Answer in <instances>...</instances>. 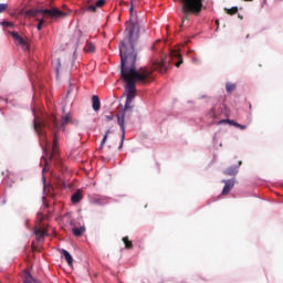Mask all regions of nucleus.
<instances>
[{
	"label": "nucleus",
	"instance_id": "nucleus-1",
	"mask_svg": "<svg viewBox=\"0 0 283 283\" xmlns=\"http://www.w3.org/2000/svg\"><path fill=\"white\" fill-rule=\"evenodd\" d=\"M154 70L149 67L136 69V64H125V56L120 63V78L126 83V103L123 111L116 114L117 123L122 129V140L118 149H123L125 143V118H132L134 114V98H136V83H147L151 78Z\"/></svg>",
	"mask_w": 283,
	"mask_h": 283
},
{
	"label": "nucleus",
	"instance_id": "nucleus-2",
	"mask_svg": "<svg viewBox=\"0 0 283 283\" xmlns=\"http://www.w3.org/2000/svg\"><path fill=\"white\" fill-rule=\"evenodd\" d=\"M34 132L40 136L41 143L44 144V153L49 160H54L59 154V120L56 116L51 115L42 122H33Z\"/></svg>",
	"mask_w": 283,
	"mask_h": 283
},
{
	"label": "nucleus",
	"instance_id": "nucleus-3",
	"mask_svg": "<svg viewBox=\"0 0 283 283\" xmlns=\"http://www.w3.org/2000/svg\"><path fill=\"white\" fill-rule=\"evenodd\" d=\"M130 18L127 22L126 27V34L128 38L124 39L120 42L119 46V55H120V63H123L124 56V64L126 65H136V59L138 54L136 53V45L138 43V34L140 32L138 28V20H136V11H134V4H132L129 9Z\"/></svg>",
	"mask_w": 283,
	"mask_h": 283
},
{
	"label": "nucleus",
	"instance_id": "nucleus-4",
	"mask_svg": "<svg viewBox=\"0 0 283 283\" xmlns=\"http://www.w3.org/2000/svg\"><path fill=\"white\" fill-rule=\"evenodd\" d=\"M28 17H34L39 22L36 30L41 31L45 24V19H51L52 21L67 17V13L61 11L59 8L51 9H31L25 12Z\"/></svg>",
	"mask_w": 283,
	"mask_h": 283
},
{
	"label": "nucleus",
	"instance_id": "nucleus-5",
	"mask_svg": "<svg viewBox=\"0 0 283 283\" xmlns=\"http://www.w3.org/2000/svg\"><path fill=\"white\" fill-rule=\"evenodd\" d=\"M175 63L176 67H180L182 65V55L178 50L170 51L168 57L160 62H155L153 64V70L160 72V74H166L167 70H169V64Z\"/></svg>",
	"mask_w": 283,
	"mask_h": 283
},
{
	"label": "nucleus",
	"instance_id": "nucleus-6",
	"mask_svg": "<svg viewBox=\"0 0 283 283\" xmlns=\"http://www.w3.org/2000/svg\"><path fill=\"white\" fill-rule=\"evenodd\" d=\"M182 3L181 12H182V24L185 25L186 21H189V17L191 14H200L202 12V0H180Z\"/></svg>",
	"mask_w": 283,
	"mask_h": 283
},
{
	"label": "nucleus",
	"instance_id": "nucleus-7",
	"mask_svg": "<svg viewBox=\"0 0 283 283\" xmlns=\"http://www.w3.org/2000/svg\"><path fill=\"white\" fill-rule=\"evenodd\" d=\"M34 235L36 240H43L48 235V229H42L40 226L34 227Z\"/></svg>",
	"mask_w": 283,
	"mask_h": 283
},
{
	"label": "nucleus",
	"instance_id": "nucleus-8",
	"mask_svg": "<svg viewBox=\"0 0 283 283\" xmlns=\"http://www.w3.org/2000/svg\"><path fill=\"white\" fill-rule=\"evenodd\" d=\"M224 187L222 190V196H228V193L231 192V189H233L235 182L233 180H223Z\"/></svg>",
	"mask_w": 283,
	"mask_h": 283
},
{
	"label": "nucleus",
	"instance_id": "nucleus-9",
	"mask_svg": "<svg viewBox=\"0 0 283 283\" xmlns=\"http://www.w3.org/2000/svg\"><path fill=\"white\" fill-rule=\"evenodd\" d=\"M11 36L19 43V45H22V48H27L28 43L23 39V36L19 35L17 32H11Z\"/></svg>",
	"mask_w": 283,
	"mask_h": 283
},
{
	"label": "nucleus",
	"instance_id": "nucleus-10",
	"mask_svg": "<svg viewBox=\"0 0 283 283\" xmlns=\"http://www.w3.org/2000/svg\"><path fill=\"white\" fill-rule=\"evenodd\" d=\"M92 107L94 112H98V109H101V98H98V95H93Z\"/></svg>",
	"mask_w": 283,
	"mask_h": 283
},
{
	"label": "nucleus",
	"instance_id": "nucleus-11",
	"mask_svg": "<svg viewBox=\"0 0 283 283\" xmlns=\"http://www.w3.org/2000/svg\"><path fill=\"white\" fill-rule=\"evenodd\" d=\"M62 255L64 256V260L67 262L69 266H72L74 264V259L72 258V254L65 249L62 250Z\"/></svg>",
	"mask_w": 283,
	"mask_h": 283
},
{
	"label": "nucleus",
	"instance_id": "nucleus-12",
	"mask_svg": "<svg viewBox=\"0 0 283 283\" xmlns=\"http://www.w3.org/2000/svg\"><path fill=\"white\" fill-rule=\"evenodd\" d=\"M82 199L83 195L81 193V191H76L75 193L72 195L71 202H73V205H78V202H81Z\"/></svg>",
	"mask_w": 283,
	"mask_h": 283
},
{
	"label": "nucleus",
	"instance_id": "nucleus-13",
	"mask_svg": "<svg viewBox=\"0 0 283 283\" xmlns=\"http://www.w3.org/2000/svg\"><path fill=\"white\" fill-rule=\"evenodd\" d=\"M226 176H235L238 174V166H231L223 171Z\"/></svg>",
	"mask_w": 283,
	"mask_h": 283
},
{
	"label": "nucleus",
	"instance_id": "nucleus-14",
	"mask_svg": "<svg viewBox=\"0 0 283 283\" xmlns=\"http://www.w3.org/2000/svg\"><path fill=\"white\" fill-rule=\"evenodd\" d=\"M85 233V227L73 228V234L75 238H81Z\"/></svg>",
	"mask_w": 283,
	"mask_h": 283
},
{
	"label": "nucleus",
	"instance_id": "nucleus-15",
	"mask_svg": "<svg viewBox=\"0 0 283 283\" xmlns=\"http://www.w3.org/2000/svg\"><path fill=\"white\" fill-rule=\"evenodd\" d=\"M84 50L86 52L93 53V52H96V46L94 45V43L87 41L85 46H84Z\"/></svg>",
	"mask_w": 283,
	"mask_h": 283
},
{
	"label": "nucleus",
	"instance_id": "nucleus-16",
	"mask_svg": "<svg viewBox=\"0 0 283 283\" xmlns=\"http://www.w3.org/2000/svg\"><path fill=\"white\" fill-rule=\"evenodd\" d=\"M72 122V116L70 115H64L61 119V127H65L69 123Z\"/></svg>",
	"mask_w": 283,
	"mask_h": 283
},
{
	"label": "nucleus",
	"instance_id": "nucleus-17",
	"mask_svg": "<svg viewBox=\"0 0 283 283\" xmlns=\"http://www.w3.org/2000/svg\"><path fill=\"white\" fill-rule=\"evenodd\" d=\"M122 240L125 244V249H134V243H132L129 237H124Z\"/></svg>",
	"mask_w": 283,
	"mask_h": 283
},
{
	"label": "nucleus",
	"instance_id": "nucleus-18",
	"mask_svg": "<svg viewBox=\"0 0 283 283\" xmlns=\"http://www.w3.org/2000/svg\"><path fill=\"white\" fill-rule=\"evenodd\" d=\"M227 14L233 17V14H238V7H232L231 9H224Z\"/></svg>",
	"mask_w": 283,
	"mask_h": 283
},
{
	"label": "nucleus",
	"instance_id": "nucleus-19",
	"mask_svg": "<svg viewBox=\"0 0 283 283\" xmlns=\"http://www.w3.org/2000/svg\"><path fill=\"white\" fill-rule=\"evenodd\" d=\"M111 130H107L106 134L104 135V138L102 139L99 149H103V147L105 146V143H107V137L109 136Z\"/></svg>",
	"mask_w": 283,
	"mask_h": 283
},
{
	"label": "nucleus",
	"instance_id": "nucleus-20",
	"mask_svg": "<svg viewBox=\"0 0 283 283\" xmlns=\"http://www.w3.org/2000/svg\"><path fill=\"white\" fill-rule=\"evenodd\" d=\"M226 90H227L228 93L231 94V92H234V91H235V84L228 83V84L226 85Z\"/></svg>",
	"mask_w": 283,
	"mask_h": 283
},
{
	"label": "nucleus",
	"instance_id": "nucleus-21",
	"mask_svg": "<svg viewBox=\"0 0 283 283\" xmlns=\"http://www.w3.org/2000/svg\"><path fill=\"white\" fill-rule=\"evenodd\" d=\"M103 6H105V0H97L95 2V7H97V8H103Z\"/></svg>",
	"mask_w": 283,
	"mask_h": 283
},
{
	"label": "nucleus",
	"instance_id": "nucleus-22",
	"mask_svg": "<svg viewBox=\"0 0 283 283\" xmlns=\"http://www.w3.org/2000/svg\"><path fill=\"white\" fill-rule=\"evenodd\" d=\"M96 4H91L87 7V12H96Z\"/></svg>",
	"mask_w": 283,
	"mask_h": 283
},
{
	"label": "nucleus",
	"instance_id": "nucleus-23",
	"mask_svg": "<svg viewBox=\"0 0 283 283\" xmlns=\"http://www.w3.org/2000/svg\"><path fill=\"white\" fill-rule=\"evenodd\" d=\"M4 10H8V3H0V13L4 12Z\"/></svg>",
	"mask_w": 283,
	"mask_h": 283
},
{
	"label": "nucleus",
	"instance_id": "nucleus-24",
	"mask_svg": "<svg viewBox=\"0 0 283 283\" xmlns=\"http://www.w3.org/2000/svg\"><path fill=\"white\" fill-rule=\"evenodd\" d=\"M14 24L12 22L4 21L2 22L3 28H12Z\"/></svg>",
	"mask_w": 283,
	"mask_h": 283
},
{
	"label": "nucleus",
	"instance_id": "nucleus-25",
	"mask_svg": "<svg viewBox=\"0 0 283 283\" xmlns=\"http://www.w3.org/2000/svg\"><path fill=\"white\" fill-rule=\"evenodd\" d=\"M105 118L106 122L109 123V120H114V115H106Z\"/></svg>",
	"mask_w": 283,
	"mask_h": 283
},
{
	"label": "nucleus",
	"instance_id": "nucleus-26",
	"mask_svg": "<svg viewBox=\"0 0 283 283\" xmlns=\"http://www.w3.org/2000/svg\"><path fill=\"white\" fill-rule=\"evenodd\" d=\"M210 116L211 118H216V108H211Z\"/></svg>",
	"mask_w": 283,
	"mask_h": 283
},
{
	"label": "nucleus",
	"instance_id": "nucleus-27",
	"mask_svg": "<svg viewBox=\"0 0 283 283\" xmlns=\"http://www.w3.org/2000/svg\"><path fill=\"white\" fill-rule=\"evenodd\" d=\"M227 123H229V125H233V127H234L237 122L233 119H228Z\"/></svg>",
	"mask_w": 283,
	"mask_h": 283
},
{
	"label": "nucleus",
	"instance_id": "nucleus-28",
	"mask_svg": "<svg viewBox=\"0 0 283 283\" xmlns=\"http://www.w3.org/2000/svg\"><path fill=\"white\" fill-rule=\"evenodd\" d=\"M239 129L244 130V129H247V126H245V125L240 124Z\"/></svg>",
	"mask_w": 283,
	"mask_h": 283
},
{
	"label": "nucleus",
	"instance_id": "nucleus-29",
	"mask_svg": "<svg viewBox=\"0 0 283 283\" xmlns=\"http://www.w3.org/2000/svg\"><path fill=\"white\" fill-rule=\"evenodd\" d=\"M240 125H241V124H238V122H235L234 127L240 128Z\"/></svg>",
	"mask_w": 283,
	"mask_h": 283
},
{
	"label": "nucleus",
	"instance_id": "nucleus-30",
	"mask_svg": "<svg viewBox=\"0 0 283 283\" xmlns=\"http://www.w3.org/2000/svg\"><path fill=\"white\" fill-rule=\"evenodd\" d=\"M39 216H41L40 217V222H43V214H39Z\"/></svg>",
	"mask_w": 283,
	"mask_h": 283
},
{
	"label": "nucleus",
	"instance_id": "nucleus-31",
	"mask_svg": "<svg viewBox=\"0 0 283 283\" xmlns=\"http://www.w3.org/2000/svg\"><path fill=\"white\" fill-rule=\"evenodd\" d=\"M216 23H217V25H220V22L218 20L216 21Z\"/></svg>",
	"mask_w": 283,
	"mask_h": 283
},
{
	"label": "nucleus",
	"instance_id": "nucleus-32",
	"mask_svg": "<svg viewBox=\"0 0 283 283\" xmlns=\"http://www.w3.org/2000/svg\"><path fill=\"white\" fill-rule=\"evenodd\" d=\"M239 19H243L242 15H239Z\"/></svg>",
	"mask_w": 283,
	"mask_h": 283
},
{
	"label": "nucleus",
	"instance_id": "nucleus-33",
	"mask_svg": "<svg viewBox=\"0 0 283 283\" xmlns=\"http://www.w3.org/2000/svg\"><path fill=\"white\" fill-rule=\"evenodd\" d=\"M239 165H242V161H239Z\"/></svg>",
	"mask_w": 283,
	"mask_h": 283
},
{
	"label": "nucleus",
	"instance_id": "nucleus-34",
	"mask_svg": "<svg viewBox=\"0 0 283 283\" xmlns=\"http://www.w3.org/2000/svg\"><path fill=\"white\" fill-rule=\"evenodd\" d=\"M244 1H253V0H244Z\"/></svg>",
	"mask_w": 283,
	"mask_h": 283
}]
</instances>
